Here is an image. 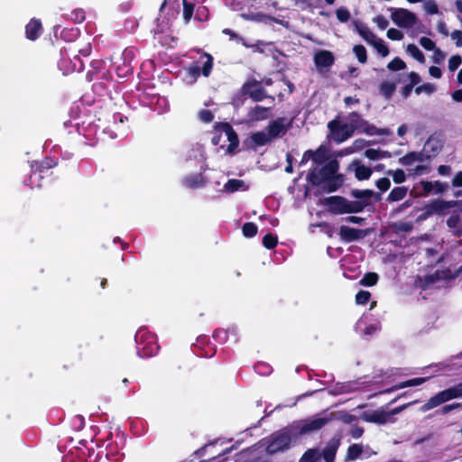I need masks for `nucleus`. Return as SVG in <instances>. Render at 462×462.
Returning a JSON list of instances; mask_svg holds the SVG:
<instances>
[{
    "mask_svg": "<svg viewBox=\"0 0 462 462\" xmlns=\"http://www.w3.org/2000/svg\"><path fill=\"white\" fill-rule=\"evenodd\" d=\"M392 21L401 28H411L417 23V16L404 8H391Z\"/></svg>",
    "mask_w": 462,
    "mask_h": 462,
    "instance_id": "obj_8",
    "label": "nucleus"
},
{
    "mask_svg": "<svg viewBox=\"0 0 462 462\" xmlns=\"http://www.w3.org/2000/svg\"><path fill=\"white\" fill-rule=\"evenodd\" d=\"M407 52L414 58L418 62L424 63L425 57L422 51L413 43L408 44L406 48Z\"/></svg>",
    "mask_w": 462,
    "mask_h": 462,
    "instance_id": "obj_35",
    "label": "nucleus"
},
{
    "mask_svg": "<svg viewBox=\"0 0 462 462\" xmlns=\"http://www.w3.org/2000/svg\"><path fill=\"white\" fill-rule=\"evenodd\" d=\"M336 15L339 22L346 23L350 19V12L346 7H339L336 10Z\"/></svg>",
    "mask_w": 462,
    "mask_h": 462,
    "instance_id": "obj_51",
    "label": "nucleus"
},
{
    "mask_svg": "<svg viewBox=\"0 0 462 462\" xmlns=\"http://www.w3.org/2000/svg\"><path fill=\"white\" fill-rule=\"evenodd\" d=\"M433 190V182L429 180H420L417 186L411 190V196L413 198L426 197Z\"/></svg>",
    "mask_w": 462,
    "mask_h": 462,
    "instance_id": "obj_20",
    "label": "nucleus"
},
{
    "mask_svg": "<svg viewBox=\"0 0 462 462\" xmlns=\"http://www.w3.org/2000/svg\"><path fill=\"white\" fill-rule=\"evenodd\" d=\"M183 1V19L185 23H189L194 13V4L188 2L187 0Z\"/></svg>",
    "mask_w": 462,
    "mask_h": 462,
    "instance_id": "obj_43",
    "label": "nucleus"
},
{
    "mask_svg": "<svg viewBox=\"0 0 462 462\" xmlns=\"http://www.w3.org/2000/svg\"><path fill=\"white\" fill-rule=\"evenodd\" d=\"M294 117L288 119L286 117H277L271 121L265 127L272 140L282 137L292 127Z\"/></svg>",
    "mask_w": 462,
    "mask_h": 462,
    "instance_id": "obj_6",
    "label": "nucleus"
},
{
    "mask_svg": "<svg viewBox=\"0 0 462 462\" xmlns=\"http://www.w3.org/2000/svg\"><path fill=\"white\" fill-rule=\"evenodd\" d=\"M58 164V160L53 157H46L44 158L38 166V170L40 172H43L44 171L54 168Z\"/></svg>",
    "mask_w": 462,
    "mask_h": 462,
    "instance_id": "obj_38",
    "label": "nucleus"
},
{
    "mask_svg": "<svg viewBox=\"0 0 462 462\" xmlns=\"http://www.w3.org/2000/svg\"><path fill=\"white\" fill-rule=\"evenodd\" d=\"M353 51L360 63H365L367 61V52L364 45H355Z\"/></svg>",
    "mask_w": 462,
    "mask_h": 462,
    "instance_id": "obj_41",
    "label": "nucleus"
},
{
    "mask_svg": "<svg viewBox=\"0 0 462 462\" xmlns=\"http://www.w3.org/2000/svg\"><path fill=\"white\" fill-rule=\"evenodd\" d=\"M201 58L206 59L201 67V74L208 78L211 74L213 69L214 58L211 54L207 52H204Z\"/></svg>",
    "mask_w": 462,
    "mask_h": 462,
    "instance_id": "obj_32",
    "label": "nucleus"
},
{
    "mask_svg": "<svg viewBox=\"0 0 462 462\" xmlns=\"http://www.w3.org/2000/svg\"><path fill=\"white\" fill-rule=\"evenodd\" d=\"M379 276L376 273H365L360 281V284L367 287L374 286L377 283Z\"/></svg>",
    "mask_w": 462,
    "mask_h": 462,
    "instance_id": "obj_37",
    "label": "nucleus"
},
{
    "mask_svg": "<svg viewBox=\"0 0 462 462\" xmlns=\"http://www.w3.org/2000/svg\"><path fill=\"white\" fill-rule=\"evenodd\" d=\"M437 395L441 404L453 399L449 388L439 392Z\"/></svg>",
    "mask_w": 462,
    "mask_h": 462,
    "instance_id": "obj_61",
    "label": "nucleus"
},
{
    "mask_svg": "<svg viewBox=\"0 0 462 462\" xmlns=\"http://www.w3.org/2000/svg\"><path fill=\"white\" fill-rule=\"evenodd\" d=\"M374 22L377 24V26L381 30H385L389 25L388 20L383 15H381V14L375 16L374 18Z\"/></svg>",
    "mask_w": 462,
    "mask_h": 462,
    "instance_id": "obj_64",
    "label": "nucleus"
},
{
    "mask_svg": "<svg viewBox=\"0 0 462 462\" xmlns=\"http://www.w3.org/2000/svg\"><path fill=\"white\" fill-rule=\"evenodd\" d=\"M208 10L207 7L205 6H199L197 8V11H196V19L199 20V21H206L208 19Z\"/></svg>",
    "mask_w": 462,
    "mask_h": 462,
    "instance_id": "obj_63",
    "label": "nucleus"
},
{
    "mask_svg": "<svg viewBox=\"0 0 462 462\" xmlns=\"http://www.w3.org/2000/svg\"><path fill=\"white\" fill-rule=\"evenodd\" d=\"M229 329L217 328L213 333V338L220 344H225L228 339Z\"/></svg>",
    "mask_w": 462,
    "mask_h": 462,
    "instance_id": "obj_44",
    "label": "nucleus"
},
{
    "mask_svg": "<svg viewBox=\"0 0 462 462\" xmlns=\"http://www.w3.org/2000/svg\"><path fill=\"white\" fill-rule=\"evenodd\" d=\"M258 226L254 222H246L242 226L243 236L247 238H252L256 236Z\"/></svg>",
    "mask_w": 462,
    "mask_h": 462,
    "instance_id": "obj_36",
    "label": "nucleus"
},
{
    "mask_svg": "<svg viewBox=\"0 0 462 462\" xmlns=\"http://www.w3.org/2000/svg\"><path fill=\"white\" fill-rule=\"evenodd\" d=\"M374 194L372 189H354L350 191V196L355 198L356 200H348L342 196H330L325 198L323 205L328 208V211L332 215H344L360 213L365 208L372 205L371 197Z\"/></svg>",
    "mask_w": 462,
    "mask_h": 462,
    "instance_id": "obj_2",
    "label": "nucleus"
},
{
    "mask_svg": "<svg viewBox=\"0 0 462 462\" xmlns=\"http://www.w3.org/2000/svg\"><path fill=\"white\" fill-rule=\"evenodd\" d=\"M272 138L270 137L267 131L264 129L263 131H258L253 133L250 135V139L245 141V144L254 151L256 150L257 147L264 146L272 142Z\"/></svg>",
    "mask_w": 462,
    "mask_h": 462,
    "instance_id": "obj_13",
    "label": "nucleus"
},
{
    "mask_svg": "<svg viewBox=\"0 0 462 462\" xmlns=\"http://www.w3.org/2000/svg\"><path fill=\"white\" fill-rule=\"evenodd\" d=\"M112 60L118 78H125L133 73L134 52L132 49H125L121 54L113 56Z\"/></svg>",
    "mask_w": 462,
    "mask_h": 462,
    "instance_id": "obj_5",
    "label": "nucleus"
},
{
    "mask_svg": "<svg viewBox=\"0 0 462 462\" xmlns=\"http://www.w3.org/2000/svg\"><path fill=\"white\" fill-rule=\"evenodd\" d=\"M393 228L399 232H410L412 229V224L411 222L400 221L393 225Z\"/></svg>",
    "mask_w": 462,
    "mask_h": 462,
    "instance_id": "obj_56",
    "label": "nucleus"
},
{
    "mask_svg": "<svg viewBox=\"0 0 462 462\" xmlns=\"http://www.w3.org/2000/svg\"><path fill=\"white\" fill-rule=\"evenodd\" d=\"M86 19V13L83 9H75L70 14V20L75 23H81Z\"/></svg>",
    "mask_w": 462,
    "mask_h": 462,
    "instance_id": "obj_47",
    "label": "nucleus"
},
{
    "mask_svg": "<svg viewBox=\"0 0 462 462\" xmlns=\"http://www.w3.org/2000/svg\"><path fill=\"white\" fill-rule=\"evenodd\" d=\"M328 128L332 134L333 140L337 143L345 142L354 134L352 126H348L347 124H340L337 119L329 121Z\"/></svg>",
    "mask_w": 462,
    "mask_h": 462,
    "instance_id": "obj_9",
    "label": "nucleus"
},
{
    "mask_svg": "<svg viewBox=\"0 0 462 462\" xmlns=\"http://www.w3.org/2000/svg\"><path fill=\"white\" fill-rule=\"evenodd\" d=\"M262 242L266 249L272 250L276 247L278 244V237L276 235L268 233L263 237Z\"/></svg>",
    "mask_w": 462,
    "mask_h": 462,
    "instance_id": "obj_39",
    "label": "nucleus"
},
{
    "mask_svg": "<svg viewBox=\"0 0 462 462\" xmlns=\"http://www.w3.org/2000/svg\"><path fill=\"white\" fill-rule=\"evenodd\" d=\"M365 156L371 161L379 160L381 159L380 150L369 148L365 150Z\"/></svg>",
    "mask_w": 462,
    "mask_h": 462,
    "instance_id": "obj_60",
    "label": "nucleus"
},
{
    "mask_svg": "<svg viewBox=\"0 0 462 462\" xmlns=\"http://www.w3.org/2000/svg\"><path fill=\"white\" fill-rule=\"evenodd\" d=\"M433 51H434L433 56H432L433 62L436 64L442 63L445 59V56H446L444 51H442L439 48H435L433 50Z\"/></svg>",
    "mask_w": 462,
    "mask_h": 462,
    "instance_id": "obj_62",
    "label": "nucleus"
},
{
    "mask_svg": "<svg viewBox=\"0 0 462 462\" xmlns=\"http://www.w3.org/2000/svg\"><path fill=\"white\" fill-rule=\"evenodd\" d=\"M335 62V57L329 51L321 50L315 53L314 63L316 68L322 71L323 69L331 67Z\"/></svg>",
    "mask_w": 462,
    "mask_h": 462,
    "instance_id": "obj_14",
    "label": "nucleus"
},
{
    "mask_svg": "<svg viewBox=\"0 0 462 462\" xmlns=\"http://www.w3.org/2000/svg\"><path fill=\"white\" fill-rule=\"evenodd\" d=\"M424 148L434 158L442 150L443 142L438 137L430 135L426 141Z\"/></svg>",
    "mask_w": 462,
    "mask_h": 462,
    "instance_id": "obj_22",
    "label": "nucleus"
},
{
    "mask_svg": "<svg viewBox=\"0 0 462 462\" xmlns=\"http://www.w3.org/2000/svg\"><path fill=\"white\" fill-rule=\"evenodd\" d=\"M386 35L392 41H401L403 38L402 32L395 28H390Z\"/></svg>",
    "mask_w": 462,
    "mask_h": 462,
    "instance_id": "obj_58",
    "label": "nucleus"
},
{
    "mask_svg": "<svg viewBox=\"0 0 462 462\" xmlns=\"http://www.w3.org/2000/svg\"><path fill=\"white\" fill-rule=\"evenodd\" d=\"M364 420L377 424H385L391 421V413L384 411H375L371 413L365 412L362 415Z\"/></svg>",
    "mask_w": 462,
    "mask_h": 462,
    "instance_id": "obj_17",
    "label": "nucleus"
},
{
    "mask_svg": "<svg viewBox=\"0 0 462 462\" xmlns=\"http://www.w3.org/2000/svg\"><path fill=\"white\" fill-rule=\"evenodd\" d=\"M356 30L359 33V35L366 41L369 44H372L374 40L376 39V36L374 32H372L368 27L365 25L359 24L357 22H355Z\"/></svg>",
    "mask_w": 462,
    "mask_h": 462,
    "instance_id": "obj_30",
    "label": "nucleus"
},
{
    "mask_svg": "<svg viewBox=\"0 0 462 462\" xmlns=\"http://www.w3.org/2000/svg\"><path fill=\"white\" fill-rule=\"evenodd\" d=\"M424 9L428 14H436L439 13L438 5L433 0H429L425 2Z\"/></svg>",
    "mask_w": 462,
    "mask_h": 462,
    "instance_id": "obj_57",
    "label": "nucleus"
},
{
    "mask_svg": "<svg viewBox=\"0 0 462 462\" xmlns=\"http://www.w3.org/2000/svg\"><path fill=\"white\" fill-rule=\"evenodd\" d=\"M372 170L365 165L358 164L355 169V176L358 180H368L372 175Z\"/></svg>",
    "mask_w": 462,
    "mask_h": 462,
    "instance_id": "obj_34",
    "label": "nucleus"
},
{
    "mask_svg": "<svg viewBox=\"0 0 462 462\" xmlns=\"http://www.w3.org/2000/svg\"><path fill=\"white\" fill-rule=\"evenodd\" d=\"M449 204V200L434 199L431 202L426 204L425 207L431 216L434 214L445 215L446 210L450 208Z\"/></svg>",
    "mask_w": 462,
    "mask_h": 462,
    "instance_id": "obj_19",
    "label": "nucleus"
},
{
    "mask_svg": "<svg viewBox=\"0 0 462 462\" xmlns=\"http://www.w3.org/2000/svg\"><path fill=\"white\" fill-rule=\"evenodd\" d=\"M360 133H365L367 135H386L389 134V131L385 128H377L375 125L369 124L367 121L363 123V127Z\"/></svg>",
    "mask_w": 462,
    "mask_h": 462,
    "instance_id": "obj_26",
    "label": "nucleus"
},
{
    "mask_svg": "<svg viewBox=\"0 0 462 462\" xmlns=\"http://www.w3.org/2000/svg\"><path fill=\"white\" fill-rule=\"evenodd\" d=\"M199 119L205 124L211 123L214 120V114L211 110L202 109L199 112Z\"/></svg>",
    "mask_w": 462,
    "mask_h": 462,
    "instance_id": "obj_50",
    "label": "nucleus"
},
{
    "mask_svg": "<svg viewBox=\"0 0 462 462\" xmlns=\"http://www.w3.org/2000/svg\"><path fill=\"white\" fill-rule=\"evenodd\" d=\"M405 68L406 63L399 57H395L387 64V69L392 71L402 70Z\"/></svg>",
    "mask_w": 462,
    "mask_h": 462,
    "instance_id": "obj_42",
    "label": "nucleus"
},
{
    "mask_svg": "<svg viewBox=\"0 0 462 462\" xmlns=\"http://www.w3.org/2000/svg\"><path fill=\"white\" fill-rule=\"evenodd\" d=\"M440 402L438 398V395L435 394L434 396L430 397L421 407H420V411L425 412V411H428L439 405H440Z\"/></svg>",
    "mask_w": 462,
    "mask_h": 462,
    "instance_id": "obj_46",
    "label": "nucleus"
},
{
    "mask_svg": "<svg viewBox=\"0 0 462 462\" xmlns=\"http://www.w3.org/2000/svg\"><path fill=\"white\" fill-rule=\"evenodd\" d=\"M407 192L408 189L404 186L395 187L390 191L386 200L388 202L400 201L406 197Z\"/></svg>",
    "mask_w": 462,
    "mask_h": 462,
    "instance_id": "obj_25",
    "label": "nucleus"
},
{
    "mask_svg": "<svg viewBox=\"0 0 462 462\" xmlns=\"http://www.w3.org/2000/svg\"><path fill=\"white\" fill-rule=\"evenodd\" d=\"M348 126H352L353 132L356 130L361 131L363 127V123H365L366 120L363 119L361 116L357 112H351L348 116Z\"/></svg>",
    "mask_w": 462,
    "mask_h": 462,
    "instance_id": "obj_27",
    "label": "nucleus"
},
{
    "mask_svg": "<svg viewBox=\"0 0 462 462\" xmlns=\"http://www.w3.org/2000/svg\"><path fill=\"white\" fill-rule=\"evenodd\" d=\"M387 174H392L393 180L396 184H401L405 181L406 176L404 171L402 169H397L394 171H388Z\"/></svg>",
    "mask_w": 462,
    "mask_h": 462,
    "instance_id": "obj_49",
    "label": "nucleus"
},
{
    "mask_svg": "<svg viewBox=\"0 0 462 462\" xmlns=\"http://www.w3.org/2000/svg\"><path fill=\"white\" fill-rule=\"evenodd\" d=\"M417 155L415 154V152H410L406 153L404 156L401 157L399 159V162L402 164L403 166H411L415 162H417Z\"/></svg>",
    "mask_w": 462,
    "mask_h": 462,
    "instance_id": "obj_48",
    "label": "nucleus"
},
{
    "mask_svg": "<svg viewBox=\"0 0 462 462\" xmlns=\"http://www.w3.org/2000/svg\"><path fill=\"white\" fill-rule=\"evenodd\" d=\"M249 186L243 180L230 179L224 185V190L227 193H234L238 190H247Z\"/></svg>",
    "mask_w": 462,
    "mask_h": 462,
    "instance_id": "obj_24",
    "label": "nucleus"
},
{
    "mask_svg": "<svg viewBox=\"0 0 462 462\" xmlns=\"http://www.w3.org/2000/svg\"><path fill=\"white\" fill-rule=\"evenodd\" d=\"M327 417H310L293 423L273 432L267 439L266 452L270 455L282 452L297 444L304 436L310 435L329 422Z\"/></svg>",
    "mask_w": 462,
    "mask_h": 462,
    "instance_id": "obj_1",
    "label": "nucleus"
},
{
    "mask_svg": "<svg viewBox=\"0 0 462 462\" xmlns=\"http://www.w3.org/2000/svg\"><path fill=\"white\" fill-rule=\"evenodd\" d=\"M339 446L340 438L334 436L327 442L322 450L319 448L307 449L299 462H319L321 458L324 459V462H335Z\"/></svg>",
    "mask_w": 462,
    "mask_h": 462,
    "instance_id": "obj_3",
    "label": "nucleus"
},
{
    "mask_svg": "<svg viewBox=\"0 0 462 462\" xmlns=\"http://www.w3.org/2000/svg\"><path fill=\"white\" fill-rule=\"evenodd\" d=\"M462 63V58L460 55H454L450 57L448 60V69L450 71H455Z\"/></svg>",
    "mask_w": 462,
    "mask_h": 462,
    "instance_id": "obj_53",
    "label": "nucleus"
},
{
    "mask_svg": "<svg viewBox=\"0 0 462 462\" xmlns=\"http://www.w3.org/2000/svg\"><path fill=\"white\" fill-rule=\"evenodd\" d=\"M143 337V335H140V333H137L135 336V341L138 345L137 354L139 356L145 358L156 355L160 348L157 343L153 340V338H152V340H149L143 344L142 341Z\"/></svg>",
    "mask_w": 462,
    "mask_h": 462,
    "instance_id": "obj_11",
    "label": "nucleus"
},
{
    "mask_svg": "<svg viewBox=\"0 0 462 462\" xmlns=\"http://www.w3.org/2000/svg\"><path fill=\"white\" fill-rule=\"evenodd\" d=\"M396 89L394 82L383 81L379 86L380 93L386 98L390 99Z\"/></svg>",
    "mask_w": 462,
    "mask_h": 462,
    "instance_id": "obj_31",
    "label": "nucleus"
},
{
    "mask_svg": "<svg viewBox=\"0 0 462 462\" xmlns=\"http://www.w3.org/2000/svg\"><path fill=\"white\" fill-rule=\"evenodd\" d=\"M364 449L361 444H352L347 448L346 460V461H355L360 457Z\"/></svg>",
    "mask_w": 462,
    "mask_h": 462,
    "instance_id": "obj_28",
    "label": "nucleus"
},
{
    "mask_svg": "<svg viewBox=\"0 0 462 462\" xmlns=\"http://www.w3.org/2000/svg\"><path fill=\"white\" fill-rule=\"evenodd\" d=\"M371 45H373L383 57H386L389 54V49L382 39L376 38Z\"/></svg>",
    "mask_w": 462,
    "mask_h": 462,
    "instance_id": "obj_45",
    "label": "nucleus"
},
{
    "mask_svg": "<svg viewBox=\"0 0 462 462\" xmlns=\"http://www.w3.org/2000/svg\"><path fill=\"white\" fill-rule=\"evenodd\" d=\"M216 131L219 133H225L229 144L227 146V152H232L236 150L239 145V139L236 132L234 130L233 126L226 122L217 123L215 125Z\"/></svg>",
    "mask_w": 462,
    "mask_h": 462,
    "instance_id": "obj_10",
    "label": "nucleus"
},
{
    "mask_svg": "<svg viewBox=\"0 0 462 462\" xmlns=\"http://www.w3.org/2000/svg\"><path fill=\"white\" fill-rule=\"evenodd\" d=\"M339 163L337 160H331L321 168H314L307 174V180L314 187L323 186L324 183L338 171Z\"/></svg>",
    "mask_w": 462,
    "mask_h": 462,
    "instance_id": "obj_4",
    "label": "nucleus"
},
{
    "mask_svg": "<svg viewBox=\"0 0 462 462\" xmlns=\"http://www.w3.org/2000/svg\"><path fill=\"white\" fill-rule=\"evenodd\" d=\"M241 93L243 95L249 96L250 98L254 102H260L267 97H270L273 100L274 99L273 97H270L266 94L265 89L262 86V82L254 79L247 80L243 84L241 88Z\"/></svg>",
    "mask_w": 462,
    "mask_h": 462,
    "instance_id": "obj_7",
    "label": "nucleus"
},
{
    "mask_svg": "<svg viewBox=\"0 0 462 462\" xmlns=\"http://www.w3.org/2000/svg\"><path fill=\"white\" fill-rule=\"evenodd\" d=\"M368 231L365 229H357L348 226H341L339 227L338 236L341 241L351 243L364 238Z\"/></svg>",
    "mask_w": 462,
    "mask_h": 462,
    "instance_id": "obj_12",
    "label": "nucleus"
},
{
    "mask_svg": "<svg viewBox=\"0 0 462 462\" xmlns=\"http://www.w3.org/2000/svg\"><path fill=\"white\" fill-rule=\"evenodd\" d=\"M370 298L371 293L368 291L361 290L356 294V302L364 305L369 301Z\"/></svg>",
    "mask_w": 462,
    "mask_h": 462,
    "instance_id": "obj_52",
    "label": "nucleus"
},
{
    "mask_svg": "<svg viewBox=\"0 0 462 462\" xmlns=\"http://www.w3.org/2000/svg\"><path fill=\"white\" fill-rule=\"evenodd\" d=\"M328 159L327 151L323 146H319L316 151H313L312 161L315 163L321 164Z\"/></svg>",
    "mask_w": 462,
    "mask_h": 462,
    "instance_id": "obj_40",
    "label": "nucleus"
},
{
    "mask_svg": "<svg viewBox=\"0 0 462 462\" xmlns=\"http://www.w3.org/2000/svg\"><path fill=\"white\" fill-rule=\"evenodd\" d=\"M43 32L42 24L40 19L32 18L25 25V36L30 41H36Z\"/></svg>",
    "mask_w": 462,
    "mask_h": 462,
    "instance_id": "obj_15",
    "label": "nucleus"
},
{
    "mask_svg": "<svg viewBox=\"0 0 462 462\" xmlns=\"http://www.w3.org/2000/svg\"><path fill=\"white\" fill-rule=\"evenodd\" d=\"M420 44L426 50V51H433L436 48L435 42L428 38V37H421L420 39Z\"/></svg>",
    "mask_w": 462,
    "mask_h": 462,
    "instance_id": "obj_59",
    "label": "nucleus"
},
{
    "mask_svg": "<svg viewBox=\"0 0 462 462\" xmlns=\"http://www.w3.org/2000/svg\"><path fill=\"white\" fill-rule=\"evenodd\" d=\"M207 182L208 180L202 173L189 174L182 179V185L191 189L203 188Z\"/></svg>",
    "mask_w": 462,
    "mask_h": 462,
    "instance_id": "obj_16",
    "label": "nucleus"
},
{
    "mask_svg": "<svg viewBox=\"0 0 462 462\" xmlns=\"http://www.w3.org/2000/svg\"><path fill=\"white\" fill-rule=\"evenodd\" d=\"M424 382H426V378L425 377L411 378V379L403 381V382H402L400 383L394 384L392 387L380 392V393H392V392H394V391H397V390H400V389H403V388H406V387H412V386L420 385Z\"/></svg>",
    "mask_w": 462,
    "mask_h": 462,
    "instance_id": "obj_21",
    "label": "nucleus"
},
{
    "mask_svg": "<svg viewBox=\"0 0 462 462\" xmlns=\"http://www.w3.org/2000/svg\"><path fill=\"white\" fill-rule=\"evenodd\" d=\"M447 226L451 230L452 235L455 237H461L462 236V224H461V217L458 214H452L448 219H447Z\"/></svg>",
    "mask_w": 462,
    "mask_h": 462,
    "instance_id": "obj_23",
    "label": "nucleus"
},
{
    "mask_svg": "<svg viewBox=\"0 0 462 462\" xmlns=\"http://www.w3.org/2000/svg\"><path fill=\"white\" fill-rule=\"evenodd\" d=\"M344 181V175L337 172L324 183L322 189L328 193L335 192L343 186Z\"/></svg>",
    "mask_w": 462,
    "mask_h": 462,
    "instance_id": "obj_18",
    "label": "nucleus"
},
{
    "mask_svg": "<svg viewBox=\"0 0 462 462\" xmlns=\"http://www.w3.org/2000/svg\"><path fill=\"white\" fill-rule=\"evenodd\" d=\"M80 35V32L78 28L72 27V28H64L60 32V37L65 42H74L77 40Z\"/></svg>",
    "mask_w": 462,
    "mask_h": 462,
    "instance_id": "obj_33",
    "label": "nucleus"
},
{
    "mask_svg": "<svg viewBox=\"0 0 462 462\" xmlns=\"http://www.w3.org/2000/svg\"><path fill=\"white\" fill-rule=\"evenodd\" d=\"M435 86L430 83H424L420 86H418L415 88L414 91L417 95H420L422 92H426L428 94H430L435 91Z\"/></svg>",
    "mask_w": 462,
    "mask_h": 462,
    "instance_id": "obj_54",
    "label": "nucleus"
},
{
    "mask_svg": "<svg viewBox=\"0 0 462 462\" xmlns=\"http://www.w3.org/2000/svg\"><path fill=\"white\" fill-rule=\"evenodd\" d=\"M270 107H264L259 105H256L250 112L249 116L252 119L256 121L264 120L268 117V112Z\"/></svg>",
    "mask_w": 462,
    "mask_h": 462,
    "instance_id": "obj_29",
    "label": "nucleus"
},
{
    "mask_svg": "<svg viewBox=\"0 0 462 462\" xmlns=\"http://www.w3.org/2000/svg\"><path fill=\"white\" fill-rule=\"evenodd\" d=\"M375 186L378 189H380L382 192L387 191L391 187V181L388 178L383 177L376 180Z\"/></svg>",
    "mask_w": 462,
    "mask_h": 462,
    "instance_id": "obj_55",
    "label": "nucleus"
}]
</instances>
